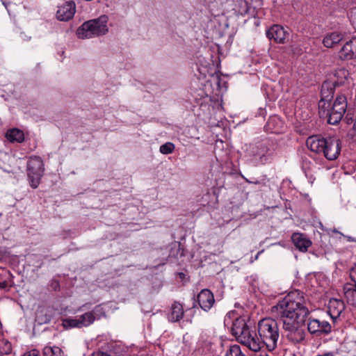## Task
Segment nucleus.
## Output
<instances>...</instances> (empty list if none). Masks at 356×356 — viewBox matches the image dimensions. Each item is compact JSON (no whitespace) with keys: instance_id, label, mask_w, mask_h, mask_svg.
<instances>
[{"instance_id":"f257e3e1","label":"nucleus","mask_w":356,"mask_h":356,"mask_svg":"<svg viewBox=\"0 0 356 356\" xmlns=\"http://www.w3.org/2000/svg\"><path fill=\"white\" fill-rule=\"evenodd\" d=\"M271 313L282 323V328L289 341L296 343L304 340L305 332L302 327L309 311L300 291L288 293L271 308Z\"/></svg>"},{"instance_id":"f03ea898","label":"nucleus","mask_w":356,"mask_h":356,"mask_svg":"<svg viewBox=\"0 0 356 356\" xmlns=\"http://www.w3.org/2000/svg\"><path fill=\"white\" fill-rule=\"evenodd\" d=\"M348 72L344 69L337 70L333 76L325 81L321 86V99L318 102V114L320 118L327 119L330 124H337L342 119L347 108L346 97L339 95L332 104L335 87L343 84Z\"/></svg>"},{"instance_id":"7ed1b4c3","label":"nucleus","mask_w":356,"mask_h":356,"mask_svg":"<svg viewBox=\"0 0 356 356\" xmlns=\"http://www.w3.org/2000/svg\"><path fill=\"white\" fill-rule=\"evenodd\" d=\"M259 337L253 333L254 341L259 343L257 349H250L254 352L259 351L265 346L269 351L277 348L280 339V330L277 322L272 318H265L260 320L257 325Z\"/></svg>"},{"instance_id":"20e7f679","label":"nucleus","mask_w":356,"mask_h":356,"mask_svg":"<svg viewBox=\"0 0 356 356\" xmlns=\"http://www.w3.org/2000/svg\"><path fill=\"white\" fill-rule=\"evenodd\" d=\"M307 147L316 154H323L327 160L338 158L341 149V143L335 137L323 138L320 136H309L306 141Z\"/></svg>"},{"instance_id":"39448f33","label":"nucleus","mask_w":356,"mask_h":356,"mask_svg":"<svg viewBox=\"0 0 356 356\" xmlns=\"http://www.w3.org/2000/svg\"><path fill=\"white\" fill-rule=\"evenodd\" d=\"M108 18L103 15L99 17L85 22L76 31L79 38L87 39L104 35L108 32Z\"/></svg>"},{"instance_id":"423d86ee","label":"nucleus","mask_w":356,"mask_h":356,"mask_svg":"<svg viewBox=\"0 0 356 356\" xmlns=\"http://www.w3.org/2000/svg\"><path fill=\"white\" fill-rule=\"evenodd\" d=\"M232 332L237 340L249 349H257L258 344L254 339L253 333H251L245 319L237 318L232 323Z\"/></svg>"},{"instance_id":"0eeeda50","label":"nucleus","mask_w":356,"mask_h":356,"mask_svg":"<svg viewBox=\"0 0 356 356\" xmlns=\"http://www.w3.org/2000/svg\"><path fill=\"white\" fill-rule=\"evenodd\" d=\"M273 153L267 143L252 144L247 149L250 161L254 166L268 163L272 159Z\"/></svg>"},{"instance_id":"6e6552de","label":"nucleus","mask_w":356,"mask_h":356,"mask_svg":"<svg viewBox=\"0 0 356 356\" xmlns=\"http://www.w3.org/2000/svg\"><path fill=\"white\" fill-rule=\"evenodd\" d=\"M44 170L43 161L40 157L34 156L29 158L27 163V174L32 188H36L40 184Z\"/></svg>"},{"instance_id":"1a4fd4ad","label":"nucleus","mask_w":356,"mask_h":356,"mask_svg":"<svg viewBox=\"0 0 356 356\" xmlns=\"http://www.w3.org/2000/svg\"><path fill=\"white\" fill-rule=\"evenodd\" d=\"M100 310L99 307H96L92 311L86 312L74 318H67L63 321V325L65 328H82L92 324L95 321V314Z\"/></svg>"},{"instance_id":"9d476101","label":"nucleus","mask_w":356,"mask_h":356,"mask_svg":"<svg viewBox=\"0 0 356 356\" xmlns=\"http://www.w3.org/2000/svg\"><path fill=\"white\" fill-rule=\"evenodd\" d=\"M308 331L312 334L319 336L327 334L332 331V325L326 321H320L316 318H309L307 323Z\"/></svg>"},{"instance_id":"9b49d317","label":"nucleus","mask_w":356,"mask_h":356,"mask_svg":"<svg viewBox=\"0 0 356 356\" xmlns=\"http://www.w3.org/2000/svg\"><path fill=\"white\" fill-rule=\"evenodd\" d=\"M197 301L202 309L208 312L214 305V296L210 290L202 289L197 296Z\"/></svg>"},{"instance_id":"f8f14e48","label":"nucleus","mask_w":356,"mask_h":356,"mask_svg":"<svg viewBox=\"0 0 356 356\" xmlns=\"http://www.w3.org/2000/svg\"><path fill=\"white\" fill-rule=\"evenodd\" d=\"M76 5L73 1H67L58 6L56 17L60 21H68L74 16Z\"/></svg>"},{"instance_id":"ddd939ff","label":"nucleus","mask_w":356,"mask_h":356,"mask_svg":"<svg viewBox=\"0 0 356 356\" xmlns=\"http://www.w3.org/2000/svg\"><path fill=\"white\" fill-rule=\"evenodd\" d=\"M341 60H351L356 58V37L347 41L338 53Z\"/></svg>"},{"instance_id":"4468645a","label":"nucleus","mask_w":356,"mask_h":356,"mask_svg":"<svg viewBox=\"0 0 356 356\" xmlns=\"http://www.w3.org/2000/svg\"><path fill=\"white\" fill-rule=\"evenodd\" d=\"M289 33L284 29L278 24L273 25L266 31V36L270 40H274L277 43L283 44L285 42L286 35Z\"/></svg>"},{"instance_id":"2eb2a0df","label":"nucleus","mask_w":356,"mask_h":356,"mask_svg":"<svg viewBox=\"0 0 356 356\" xmlns=\"http://www.w3.org/2000/svg\"><path fill=\"white\" fill-rule=\"evenodd\" d=\"M345 309L344 303L342 300L332 298L328 303V313L334 322L341 315Z\"/></svg>"},{"instance_id":"dca6fc26","label":"nucleus","mask_w":356,"mask_h":356,"mask_svg":"<svg viewBox=\"0 0 356 356\" xmlns=\"http://www.w3.org/2000/svg\"><path fill=\"white\" fill-rule=\"evenodd\" d=\"M293 243L300 251L306 252L309 247L311 246V241L302 234L294 233L291 236Z\"/></svg>"},{"instance_id":"f3484780","label":"nucleus","mask_w":356,"mask_h":356,"mask_svg":"<svg viewBox=\"0 0 356 356\" xmlns=\"http://www.w3.org/2000/svg\"><path fill=\"white\" fill-rule=\"evenodd\" d=\"M343 39V34L339 32H332L327 33L323 39V44L327 48H334Z\"/></svg>"},{"instance_id":"a211bd4d","label":"nucleus","mask_w":356,"mask_h":356,"mask_svg":"<svg viewBox=\"0 0 356 356\" xmlns=\"http://www.w3.org/2000/svg\"><path fill=\"white\" fill-rule=\"evenodd\" d=\"M184 316V309L182 305L177 302H175L171 307L170 312L168 314V320L171 322H177L180 321Z\"/></svg>"},{"instance_id":"6ab92c4d","label":"nucleus","mask_w":356,"mask_h":356,"mask_svg":"<svg viewBox=\"0 0 356 356\" xmlns=\"http://www.w3.org/2000/svg\"><path fill=\"white\" fill-rule=\"evenodd\" d=\"M344 296L347 302L356 306V284H346L343 286Z\"/></svg>"},{"instance_id":"aec40b11","label":"nucleus","mask_w":356,"mask_h":356,"mask_svg":"<svg viewBox=\"0 0 356 356\" xmlns=\"http://www.w3.org/2000/svg\"><path fill=\"white\" fill-rule=\"evenodd\" d=\"M6 137L11 143H22L24 140V132L17 128L8 130L6 132Z\"/></svg>"},{"instance_id":"412c9836","label":"nucleus","mask_w":356,"mask_h":356,"mask_svg":"<svg viewBox=\"0 0 356 356\" xmlns=\"http://www.w3.org/2000/svg\"><path fill=\"white\" fill-rule=\"evenodd\" d=\"M43 356H66L63 350L58 346H46L43 348Z\"/></svg>"},{"instance_id":"4be33fe9","label":"nucleus","mask_w":356,"mask_h":356,"mask_svg":"<svg viewBox=\"0 0 356 356\" xmlns=\"http://www.w3.org/2000/svg\"><path fill=\"white\" fill-rule=\"evenodd\" d=\"M225 356H246L238 345L230 346L225 351Z\"/></svg>"},{"instance_id":"5701e85b","label":"nucleus","mask_w":356,"mask_h":356,"mask_svg":"<svg viewBox=\"0 0 356 356\" xmlns=\"http://www.w3.org/2000/svg\"><path fill=\"white\" fill-rule=\"evenodd\" d=\"M12 351L11 343L5 339H0V355H8Z\"/></svg>"},{"instance_id":"b1692460","label":"nucleus","mask_w":356,"mask_h":356,"mask_svg":"<svg viewBox=\"0 0 356 356\" xmlns=\"http://www.w3.org/2000/svg\"><path fill=\"white\" fill-rule=\"evenodd\" d=\"M10 273L8 270L3 269L0 273V288L4 289L8 286V279L10 277Z\"/></svg>"},{"instance_id":"393cba45","label":"nucleus","mask_w":356,"mask_h":356,"mask_svg":"<svg viewBox=\"0 0 356 356\" xmlns=\"http://www.w3.org/2000/svg\"><path fill=\"white\" fill-rule=\"evenodd\" d=\"M175 148V145L172 143L167 142L160 146V152L163 154H171Z\"/></svg>"},{"instance_id":"a878e982","label":"nucleus","mask_w":356,"mask_h":356,"mask_svg":"<svg viewBox=\"0 0 356 356\" xmlns=\"http://www.w3.org/2000/svg\"><path fill=\"white\" fill-rule=\"evenodd\" d=\"M348 17L352 25L356 28V7L351 8L348 12Z\"/></svg>"},{"instance_id":"bb28decb","label":"nucleus","mask_w":356,"mask_h":356,"mask_svg":"<svg viewBox=\"0 0 356 356\" xmlns=\"http://www.w3.org/2000/svg\"><path fill=\"white\" fill-rule=\"evenodd\" d=\"M22 356H40L38 351L36 350H32L24 353Z\"/></svg>"},{"instance_id":"cd10ccee","label":"nucleus","mask_w":356,"mask_h":356,"mask_svg":"<svg viewBox=\"0 0 356 356\" xmlns=\"http://www.w3.org/2000/svg\"><path fill=\"white\" fill-rule=\"evenodd\" d=\"M309 164H310V162L308 161L306 159L302 160V168L304 170L311 169V167Z\"/></svg>"},{"instance_id":"c85d7f7f","label":"nucleus","mask_w":356,"mask_h":356,"mask_svg":"<svg viewBox=\"0 0 356 356\" xmlns=\"http://www.w3.org/2000/svg\"><path fill=\"white\" fill-rule=\"evenodd\" d=\"M179 246H180L179 243H175L173 244V248H175L177 250H179Z\"/></svg>"},{"instance_id":"c756f323","label":"nucleus","mask_w":356,"mask_h":356,"mask_svg":"<svg viewBox=\"0 0 356 356\" xmlns=\"http://www.w3.org/2000/svg\"><path fill=\"white\" fill-rule=\"evenodd\" d=\"M86 307V305H83V306L80 307L77 309V311H78V312H82V311H83V310H84V307Z\"/></svg>"},{"instance_id":"7c9ffc66","label":"nucleus","mask_w":356,"mask_h":356,"mask_svg":"<svg viewBox=\"0 0 356 356\" xmlns=\"http://www.w3.org/2000/svg\"><path fill=\"white\" fill-rule=\"evenodd\" d=\"M256 356H268L266 353H264V354H259V355H257Z\"/></svg>"},{"instance_id":"2f4dec72","label":"nucleus","mask_w":356,"mask_h":356,"mask_svg":"<svg viewBox=\"0 0 356 356\" xmlns=\"http://www.w3.org/2000/svg\"><path fill=\"white\" fill-rule=\"evenodd\" d=\"M260 253H261L260 252L257 253V254L256 255V259H257L259 257V255Z\"/></svg>"},{"instance_id":"473e14b6","label":"nucleus","mask_w":356,"mask_h":356,"mask_svg":"<svg viewBox=\"0 0 356 356\" xmlns=\"http://www.w3.org/2000/svg\"><path fill=\"white\" fill-rule=\"evenodd\" d=\"M259 183V181L254 182V184H258Z\"/></svg>"}]
</instances>
